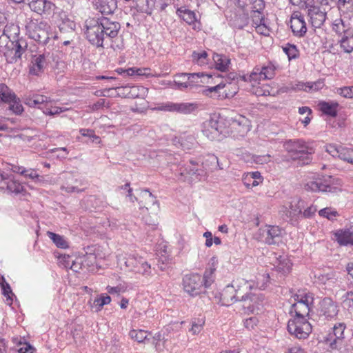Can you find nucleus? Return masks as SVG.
Returning <instances> with one entry per match:
<instances>
[{
	"label": "nucleus",
	"mask_w": 353,
	"mask_h": 353,
	"mask_svg": "<svg viewBox=\"0 0 353 353\" xmlns=\"http://www.w3.org/2000/svg\"><path fill=\"white\" fill-rule=\"evenodd\" d=\"M311 309L310 305H303V303H293L291 306L290 312L292 314L295 313L294 318L296 319H306L309 315Z\"/></svg>",
	"instance_id": "obj_28"
},
{
	"label": "nucleus",
	"mask_w": 353,
	"mask_h": 353,
	"mask_svg": "<svg viewBox=\"0 0 353 353\" xmlns=\"http://www.w3.org/2000/svg\"><path fill=\"white\" fill-rule=\"evenodd\" d=\"M261 179V175L259 172H250L243 179L244 185L247 188L255 187L259 184L258 179Z\"/></svg>",
	"instance_id": "obj_34"
},
{
	"label": "nucleus",
	"mask_w": 353,
	"mask_h": 353,
	"mask_svg": "<svg viewBox=\"0 0 353 353\" xmlns=\"http://www.w3.org/2000/svg\"><path fill=\"white\" fill-rule=\"evenodd\" d=\"M319 106L323 114L332 117L337 116L338 103L322 101L319 103Z\"/></svg>",
	"instance_id": "obj_31"
},
{
	"label": "nucleus",
	"mask_w": 353,
	"mask_h": 353,
	"mask_svg": "<svg viewBox=\"0 0 353 353\" xmlns=\"http://www.w3.org/2000/svg\"><path fill=\"white\" fill-rule=\"evenodd\" d=\"M339 158L344 161L353 164V149L341 146Z\"/></svg>",
	"instance_id": "obj_50"
},
{
	"label": "nucleus",
	"mask_w": 353,
	"mask_h": 353,
	"mask_svg": "<svg viewBox=\"0 0 353 353\" xmlns=\"http://www.w3.org/2000/svg\"><path fill=\"white\" fill-rule=\"evenodd\" d=\"M222 170L217 157L214 154L208 155L204 162L196 160H190L188 162L180 165L177 170V174L180 175L181 180L183 181H192L193 180H201L207 174L208 170Z\"/></svg>",
	"instance_id": "obj_2"
},
{
	"label": "nucleus",
	"mask_w": 353,
	"mask_h": 353,
	"mask_svg": "<svg viewBox=\"0 0 353 353\" xmlns=\"http://www.w3.org/2000/svg\"><path fill=\"white\" fill-rule=\"evenodd\" d=\"M336 6L341 15L353 12V0H338Z\"/></svg>",
	"instance_id": "obj_37"
},
{
	"label": "nucleus",
	"mask_w": 353,
	"mask_h": 353,
	"mask_svg": "<svg viewBox=\"0 0 353 353\" xmlns=\"http://www.w3.org/2000/svg\"><path fill=\"white\" fill-rule=\"evenodd\" d=\"M297 89L304 90L305 92H312L321 90L324 86L323 82L321 81L315 82L302 83L297 85Z\"/></svg>",
	"instance_id": "obj_35"
},
{
	"label": "nucleus",
	"mask_w": 353,
	"mask_h": 353,
	"mask_svg": "<svg viewBox=\"0 0 353 353\" xmlns=\"http://www.w3.org/2000/svg\"><path fill=\"white\" fill-rule=\"evenodd\" d=\"M306 207L305 202L302 199H299L296 203H291L290 208L294 216L301 218L302 210Z\"/></svg>",
	"instance_id": "obj_42"
},
{
	"label": "nucleus",
	"mask_w": 353,
	"mask_h": 353,
	"mask_svg": "<svg viewBox=\"0 0 353 353\" xmlns=\"http://www.w3.org/2000/svg\"><path fill=\"white\" fill-rule=\"evenodd\" d=\"M219 76L221 77L220 78L215 79V81H216L215 83H217L216 85L208 87V88H206L205 90H204L203 91V92L206 96H209L210 97H212L214 96L217 97H221L220 90L221 89H223L224 88H225L226 84L223 83V81L218 82L219 79L223 78V77L221 76L220 74H219ZM212 83H214V81Z\"/></svg>",
	"instance_id": "obj_33"
},
{
	"label": "nucleus",
	"mask_w": 353,
	"mask_h": 353,
	"mask_svg": "<svg viewBox=\"0 0 353 353\" xmlns=\"http://www.w3.org/2000/svg\"><path fill=\"white\" fill-rule=\"evenodd\" d=\"M305 208L306 209H305L304 211L302 210L301 218L310 219L312 217L316 211V207L311 205L310 206Z\"/></svg>",
	"instance_id": "obj_63"
},
{
	"label": "nucleus",
	"mask_w": 353,
	"mask_h": 353,
	"mask_svg": "<svg viewBox=\"0 0 353 353\" xmlns=\"http://www.w3.org/2000/svg\"><path fill=\"white\" fill-rule=\"evenodd\" d=\"M124 263L132 272L139 273L144 276L151 274V266L142 257L137 254H129L124 259Z\"/></svg>",
	"instance_id": "obj_10"
},
{
	"label": "nucleus",
	"mask_w": 353,
	"mask_h": 353,
	"mask_svg": "<svg viewBox=\"0 0 353 353\" xmlns=\"http://www.w3.org/2000/svg\"><path fill=\"white\" fill-rule=\"evenodd\" d=\"M48 97L34 93H29L23 97V102L30 108H39L40 105L48 101Z\"/></svg>",
	"instance_id": "obj_24"
},
{
	"label": "nucleus",
	"mask_w": 353,
	"mask_h": 353,
	"mask_svg": "<svg viewBox=\"0 0 353 353\" xmlns=\"http://www.w3.org/2000/svg\"><path fill=\"white\" fill-rule=\"evenodd\" d=\"M306 8H307L308 16L310 18L312 26L314 28H320L323 25L326 19V13L321 10L318 6L307 3Z\"/></svg>",
	"instance_id": "obj_16"
},
{
	"label": "nucleus",
	"mask_w": 353,
	"mask_h": 353,
	"mask_svg": "<svg viewBox=\"0 0 353 353\" xmlns=\"http://www.w3.org/2000/svg\"><path fill=\"white\" fill-rule=\"evenodd\" d=\"M47 234L57 248L62 249L68 248V242L65 240L63 236L52 232H48Z\"/></svg>",
	"instance_id": "obj_39"
},
{
	"label": "nucleus",
	"mask_w": 353,
	"mask_h": 353,
	"mask_svg": "<svg viewBox=\"0 0 353 353\" xmlns=\"http://www.w3.org/2000/svg\"><path fill=\"white\" fill-rule=\"evenodd\" d=\"M336 240L341 245L353 244V230H340L335 232Z\"/></svg>",
	"instance_id": "obj_26"
},
{
	"label": "nucleus",
	"mask_w": 353,
	"mask_h": 353,
	"mask_svg": "<svg viewBox=\"0 0 353 353\" xmlns=\"http://www.w3.org/2000/svg\"><path fill=\"white\" fill-rule=\"evenodd\" d=\"M338 93L345 98H353V86L341 88Z\"/></svg>",
	"instance_id": "obj_62"
},
{
	"label": "nucleus",
	"mask_w": 353,
	"mask_h": 353,
	"mask_svg": "<svg viewBox=\"0 0 353 353\" xmlns=\"http://www.w3.org/2000/svg\"><path fill=\"white\" fill-rule=\"evenodd\" d=\"M85 35L88 41L97 48H104V42L112 41L121 29L119 21L106 17L88 19L84 25Z\"/></svg>",
	"instance_id": "obj_1"
},
{
	"label": "nucleus",
	"mask_w": 353,
	"mask_h": 353,
	"mask_svg": "<svg viewBox=\"0 0 353 353\" xmlns=\"http://www.w3.org/2000/svg\"><path fill=\"white\" fill-rule=\"evenodd\" d=\"M276 260L278 261L276 268L282 274H288L290 272L291 264L289 259L282 256H279V257H276Z\"/></svg>",
	"instance_id": "obj_40"
},
{
	"label": "nucleus",
	"mask_w": 353,
	"mask_h": 353,
	"mask_svg": "<svg viewBox=\"0 0 353 353\" xmlns=\"http://www.w3.org/2000/svg\"><path fill=\"white\" fill-rule=\"evenodd\" d=\"M283 232L279 226L269 225L265 232V243L268 245H278L282 241Z\"/></svg>",
	"instance_id": "obj_18"
},
{
	"label": "nucleus",
	"mask_w": 353,
	"mask_h": 353,
	"mask_svg": "<svg viewBox=\"0 0 353 353\" xmlns=\"http://www.w3.org/2000/svg\"><path fill=\"white\" fill-rule=\"evenodd\" d=\"M130 336L132 339H134L139 343H142L147 339L146 332L142 330H131L130 332Z\"/></svg>",
	"instance_id": "obj_53"
},
{
	"label": "nucleus",
	"mask_w": 353,
	"mask_h": 353,
	"mask_svg": "<svg viewBox=\"0 0 353 353\" xmlns=\"http://www.w3.org/2000/svg\"><path fill=\"white\" fill-rule=\"evenodd\" d=\"M32 11L40 15H50L56 8L55 5L48 0H32L29 3Z\"/></svg>",
	"instance_id": "obj_14"
},
{
	"label": "nucleus",
	"mask_w": 353,
	"mask_h": 353,
	"mask_svg": "<svg viewBox=\"0 0 353 353\" xmlns=\"http://www.w3.org/2000/svg\"><path fill=\"white\" fill-rule=\"evenodd\" d=\"M219 122L215 119H210L204 124L203 134L210 140L216 139L221 134Z\"/></svg>",
	"instance_id": "obj_20"
},
{
	"label": "nucleus",
	"mask_w": 353,
	"mask_h": 353,
	"mask_svg": "<svg viewBox=\"0 0 353 353\" xmlns=\"http://www.w3.org/2000/svg\"><path fill=\"white\" fill-rule=\"evenodd\" d=\"M225 83L226 85H232L233 81L238 83V74L234 72L228 73L225 77Z\"/></svg>",
	"instance_id": "obj_64"
},
{
	"label": "nucleus",
	"mask_w": 353,
	"mask_h": 353,
	"mask_svg": "<svg viewBox=\"0 0 353 353\" xmlns=\"http://www.w3.org/2000/svg\"><path fill=\"white\" fill-rule=\"evenodd\" d=\"M117 0H95L94 6L103 15H109L117 9Z\"/></svg>",
	"instance_id": "obj_19"
},
{
	"label": "nucleus",
	"mask_w": 353,
	"mask_h": 353,
	"mask_svg": "<svg viewBox=\"0 0 353 353\" xmlns=\"http://www.w3.org/2000/svg\"><path fill=\"white\" fill-rule=\"evenodd\" d=\"M111 301V297L108 295L101 294L100 297L94 300L92 308H95L96 312L100 311L105 305L109 304Z\"/></svg>",
	"instance_id": "obj_44"
},
{
	"label": "nucleus",
	"mask_w": 353,
	"mask_h": 353,
	"mask_svg": "<svg viewBox=\"0 0 353 353\" xmlns=\"http://www.w3.org/2000/svg\"><path fill=\"white\" fill-rule=\"evenodd\" d=\"M203 324L204 321L203 319H198L197 321L196 320L193 321L192 322V327L190 331L194 334H199L201 331Z\"/></svg>",
	"instance_id": "obj_61"
},
{
	"label": "nucleus",
	"mask_w": 353,
	"mask_h": 353,
	"mask_svg": "<svg viewBox=\"0 0 353 353\" xmlns=\"http://www.w3.org/2000/svg\"><path fill=\"white\" fill-rule=\"evenodd\" d=\"M50 26L46 23L30 21L26 26V30L30 38L39 43L46 45L53 33L49 32Z\"/></svg>",
	"instance_id": "obj_6"
},
{
	"label": "nucleus",
	"mask_w": 353,
	"mask_h": 353,
	"mask_svg": "<svg viewBox=\"0 0 353 353\" xmlns=\"http://www.w3.org/2000/svg\"><path fill=\"white\" fill-rule=\"evenodd\" d=\"M16 97L14 92L6 84L0 83V103H11Z\"/></svg>",
	"instance_id": "obj_30"
},
{
	"label": "nucleus",
	"mask_w": 353,
	"mask_h": 353,
	"mask_svg": "<svg viewBox=\"0 0 353 353\" xmlns=\"http://www.w3.org/2000/svg\"><path fill=\"white\" fill-rule=\"evenodd\" d=\"M341 299L342 306L349 311H353V290L345 292Z\"/></svg>",
	"instance_id": "obj_49"
},
{
	"label": "nucleus",
	"mask_w": 353,
	"mask_h": 353,
	"mask_svg": "<svg viewBox=\"0 0 353 353\" xmlns=\"http://www.w3.org/2000/svg\"><path fill=\"white\" fill-rule=\"evenodd\" d=\"M9 109L17 114H20L23 111V108L20 103V100L17 97L11 103H9Z\"/></svg>",
	"instance_id": "obj_56"
},
{
	"label": "nucleus",
	"mask_w": 353,
	"mask_h": 353,
	"mask_svg": "<svg viewBox=\"0 0 353 353\" xmlns=\"http://www.w3.org/2000/svg\"><path fill=\"white\" fill-rule=\"evenodd\" d=\"M192 61L199 65H207L209 62L208 54L206 51L197 52L194 51L192 54Z\"/></svg>",
	"instance_id": "obj_38"
},
{
	"label": "nucleus",
	"mask_w": 353,
	"mask_h": 353,
	"mask_svg": "<svg viewBox=\"0 0 353 353\" xmlns=\"http://www.w3.org/2000/svg\"><path fill=\"white\" fill-rule=\"evenodd\" d=\"M46 63L44 54L34 55L32 57L30 66V73L38 76L40 73L43 72Z\"/></svg>",
	"instance_id": "obj_23"
},
{
	"label": "nucleus",
	"mask_w": 353,
	"mask_h": 353,
	"mask_svg": "<svg viewBox=\"0 0 353 353\" xmlns=\"http://www.w3.org/2000/svg\"><path fill=\"white\" fill-rule=\"evenodd\" d=\"M214 268L210 267L207 268L204 272L203 276H202V279L204 281L203 283L207 288H208L214 281L212 276L214 273Z\"/></svg>",
	"instance_id": "obj_52"
},
{
	"label": "nucleus",
	"mask_w": 353,
	"mask_h": 353,
	"mask_svg": "<svg viewBox=\"0 0 353 353\" xmlns=\"http://www.w3.org/2000/svg\"><path fill=\"white\" fill-rule=\"evenodd\" d=\"M290 28L293 34L296 37H303L307 32L306 23L303 16L298 12H294L291 17Z\"/></svg>",
	"instance_id": "obj_15"
},
{
	"label": "nucleus",
	"mask_w": 353,
	"mask_h": 353,
	"mask_svg": "<svg viewBox=\"0 0 353 353\" xmlns=\"http://www.w3.org/2000/svg\"><path fill=\"white\" fill-rule=\"evenodd\" d=\"M11 53H14V56L11 58L10 62H16L18 59H21L22 54L27 50L28 43L23 39H17L12 41Z\"/></svg>",
	"instance_id": "obj_21"
},
{
	"label": "nucleus",
	"mask_w": 353,
	"mask_h": 353,
	"mask_svg": "<svg viewBox=\"0 0 353 353\" xmlns=\"http://www.w3.org/2000/svg\"><path fill=\"white\" fill-rule=\"evenodd\" d=\"M262 67H255L252 72L249 75L250 81H257L263 80Z\"/></svg>",
	"instance_id": "obj_57"
},
{
	"label": "nucleus",
	"mask_w": 353,
	"mask_h": 353,
	"mask_svg": "<svg viewBox=\"0 0 353 353\" xmlns=\"http://www.w3.org/2000/svg\"><path fill=\"white\" fill-rule=\"evenodd\" d=\"M334 350H337L341 353H353V338L344 341Z\"/></svg>",
	"instance_id": "obj_48"
},
{
	"label": "nucleus",
	"mask_w": 353,
	"mask_h": 353,
	"mask_svg": "<svg viewBox=\"0 0 353 353\" xmlns=\"http://www.w3.org/2000/svg\"><path fill=\"white\" fill-rule=\"evenodd\" d=\"M198 108L196 103H172L168 102L159 107V110L169 112H176L181 114H190Z\"/></svg>",
	"instance_id": "obj_12"
},
{
	"label": "nucleus",
	"mask_w": 353,
	"mask_h": 353,
	"mask_svg": "<svg viewBox=\"0 0 353 353\" xmlns=\"http://www.w3.org/2000/svg\"><path fill=\"white\" fill-rule=\"evenodd\" d=\"M294 303H303V305H312L313 304L314 298L310 293L295 294Z\"/></svg>",
	"instance_id": "obj_46"
},
{
	"label": "nucleus",
	"mask_w": 353,
	"mask_h": 353,
	"mask_svg": "<svg viewBox=\"0 0 353 353\" xmlns=\"http://www.w3.org/2000/svg\"><path fill=\"white\" fill-rule=\"evenodd\" d=\"M259 323V319L256 316H252L245 319L243 321V324L245 328L249 330H254Z\"/></svg>",
	"instance_id": "obj_59"
},
{
	"label": "nucleus",
	"mask_w": 353,
	"mask_h": 353,
	"mask_svg": "<svg viewBox=\"0 0 353 353\" xmlns=\"http://www.w3.org/2000/svg\"><path fill=\"white\" fill-rule=\"evenodd\" d=\"M283 50L288 55L289 60L295 59L299 57V51L295 45L287 43L283 47Z\"/></svg>",
	"instance_id": "obj_47"
},
{
	"label": "nucleus",
	"mask_w": 353,
	"mask_h": 353,
	"mask_svg": "<svg viewBox=\"0 0 353 353\" xmlns=\"http://www.w3.org/2000/svg\"><path fill=\"white\" fill-rule=\"evenodd\" d=\"M352 30H353V28L350 27V24L341 18L335 19L332 23V30L341 38Z\"/></svg>",
	"instance_id": "obj_27"
},
{
	"label": "nucleus",
	"mask_w": 353,
	"mask_h": 353,
	"mask_svg": "<svg viewBox=\"0 0 353 353\" xmlns=\"http://www.w3.org/2000/svg\"><path fill=\"white\" fill-rule=\"evenodd\" d=\"M80 134L83 137H87L92 139V142L97 141L98 143L100 142V137L97 135H96L94 131L91 129H85V128H81L79 130Z\"/></svg>",
	"instance_id": "obj_54"
},
{
	"label": "nucleus",
	"mask_w": 353,
	"mask_h": 353,
	"mask_svg": "<svg viewBox=\"0 0 353 353\" xmlns=\"http://www.w3.org/2000/svg\"><path fill=\"white\" fill-rule=\"evenodd\" d=\"M320 314L326 319H332L338 314V308L336 303L329 297H325L319 303Z\"/></svg>",
	"instance_id": "obj_17"
},
{
	"label": "nucleus",
	"mask_w": 353,
	"mask_h": 353,
	"mask_svg": "<svg viewBox=\"0 0 353 353\" xmlns=\"http://www.w3.org/2000/svg\"><path fill=\"white\" fill-rule=\"evenodd\" d=\"M212 59L217 70L222 72L228 70L229 64L230 63V59L227 56L214 53Z\"/></svg>",
	"instance_id": "obj_32"
},
{
	"label": "nucleus",
	"mask_w": 353,
	"mask_h": 353,
	"mask_svg": "<svg viewBox=\"0 0 353 353\" xmlns=\"http://www.w3.org/2000/svg\"><path fill=\"white\" fill-rule=\"evenodd\" d=\"M202 276L196 273L188 274L183 278V288L191 296H196L205 292L207 288Z\"/></svg>",
	"instance_id": "obj_7"
},
{
	"label": "nucleus",
	"mask_w": 353,
	"mask_h": 353,
	"mask_svg": "<svg viewBox=\"0 0 353 353\" xmlns=\"http://www.w3.org/2000/svg\"><path fill=\"white\" fill-rule=\"evenodd\" d=\"M319 214L321 216L325 217L330 220L333 219L334 217H336L338 215V212L335 210H332L331 208H325L321 209Z\"/></svg>",
	"instance_id": "obj_58"
},
{
	"label": "nucleus",
	"mask_w": 353,
	"mask_h": 353,
	"mask_svg": "<svg viewBox=\"0 0 353 353\" xmlns=\"http://www.w3.org/2000/svg\"><path fill=\"white\" fill-rule=\"evenodd\" d=\"M262 70L263 80L272 79L274 78L276 67L272 63H269L267 65L263 66Z\"/></svg>",
	"instance_id": "obj_51"
},
{
	"label": "nucleus",
	"mask_w": 353,
	"mask_h": 353,
	"mask_svg": "<svg viewBox=\"0 0 353 353\" xmlns=\"http://www.w3.org/2000/svg\"><path fill=\"white\" fill-rule=\"evenodd\" d=\"M57 26L61 32H68L74 30L76 28L74 21L71 20L64 12L59 14Z\"/></svg>",
	"instance_id": "obj_25"
},
{
	"label": "nucleus",
	"mask_w": 353,
	"mask_h": 353,
	"mask_svg": "<svg viewBox=\"0 0 353 353\" xmlns=\"http://www.w3.org/2000/svg\"><path fill=\"white\" fill-rule=\"evenodd\" d=\"M345 330L346 324L345 323L338 322L334 325L332 330L325 338L326 343L332 350H334L345 339Z\"/></svg>",
	"instance_id": "obj_11"
},
{
	"label": "nucleus",
	"mask_w": 353,
	"mask_h": 353,
	"mask_svg": "<svg viewBox=\"0 0 353 353\" xmlns=\"http://www.w3.org/2000/svg\"><path fill=\"white\" fill-rule=\"evenodd\" d=\"M250 288L248 282L243 279L234 280L230 285L223 289L221 294V301L223 305H230L235 301H241V290L245 291Z\"/></svg>",
	"instance_id": "obj_4"
},
{
	"label": "nucleus",
	"mask_w": 353,
	"mask_h": 353,
	"mask_svg": "<svg viewBox=\"0 0 353 353\" xmlns=\"http://www.w3.org/2000/svg\"><path fill=\"white\" fill-rule=\"evenodd\" d=\"M233 124H237L239 126H242L243 132H248L250 130L249 121L247 118L243 116H239L237 119L233 121Z\"/></svg>",
	"instance_id": "obj_55"
},
{
	"label": "nucleus",
	"mask_w": 353,
	"mask_h": 353,
	"mask_svg": "<svg viewBox=\"0 0 353 353\" xmlns=\"http://www.w3.org/2000/svg\"><path fill=\"white\" fill-rule=\"evenodd\" d=\"M150 68H129L126 69L124 72H127V74L128 76H145V77H152L153 75L150 74Z\"/></svg>",
	"instance_id": "obj_43"
},
{
	"label": "nucleus",
	"mask_w": 353,
	"mask_h": 353,
	"mask_svg": "<svg viewBox=\"0 0 353 353\" xmlns=\"http://www.w3.org/2000/svg\"><path fill=\"white\" fill-rule=\"evenodd\" d=\"M183 0H159L156 2L157 8L161 12H165L166 8L171 5H173L174 8H177Z\"/></svg>",
	"instance_id": "obj_41"
},
{
	"label": "nucleus",
	"mask_w": 353,
	"mask_h": 353,
	"mask_svg": "<svg viewBox=\"0 0 353 353\" xmlns=\"http://www.w3.org/2000/svg\"><path fill=\"white\" fill-rule=\"evenodd\" d=\"M176 14L189 25L194 24L198 21L196 13L187 8V6H178Z\"/></svg>",
	"instance_id": "obj_22"
},
{
	"label": "nucleus",
	"mask_w": 353,
	"mask_h": 353,
	"mask_svg": "<svg viewBox=\"0 0 353 353\" xmlns=\"http://www.w3.org/2000/svg\"><path fill=\"white\" fill-rule=\"evenodd\" d=\"M241 306L245 313L260 311L265 303V296L261 293H250L241 296Z\"/></svg>",
	"instance_id": "obj_9"
},
{
	"label": "nucleus",
	"mask_w": 353,
	"mask_h": 353,
	"mask_svg": "<svg viewBox=\"0 0 353 353\" xmlns=\"http://www.w3.org/2000/svg\"><path fill=\"white\" fill-rule=\"evenodd\" d=\"M341 48L345 53H351L353 52V29L350 32H346L339 40Z\"/></svg>",
	"instance_id": "obj_29"
},
{
	"label": "nucleus",
	"mask_w": 353,
	"mask_h": 353,
	"mask_svg": "<svg viewBox=\"0 0 353 353\" xmlns=\"http://www.w3.org/2000/svg\"><path fill=\"white\" fill-rule=\"evenodd\" d=\"M337 181L331 176H327L323 179L307 181L304 188L307 191L336 194L341 191V188L336 185Z\"/></svg>",
	"instance_id": "obj_5"
},
{
	"label": "nucleus",
	"mask_w": 353,
	"mask_h": 353,
	"mask_svg": "<svg viewBox=\"0 0 353 353\" xmlns=\"http://www.w3.org/2000/svg\"><path fill=\"white\" fill-rule=\"evenodd\" d=\"M19 34V28L17 25L11 23L6 25L3 28V35H6L8 39L17 40Z\"/></svg>",
	"instance_id": "obj_36"
},
{
	"label": "nucleus",
	"mask_w": 353,
	"mask_h": 353,
	"mask_svg": "<svg viewBox=\"0 0 353 353\" xmlns=\"http://www.w3.org/2000/svg\"><path fill=\"white\" fill-rule=\"evenodd\" d=\"M288 332L298 339H307L312 332V326L307 319L293 318L288 323Z\"/></svg>",
	"instance_id": "obj_8"
},
{
	"label": "nucleus",
	"mask_w": 353,
	"mask_h": 353,
	"mask_svg": "<svg viewBox=\"0 0 353 353\" xmlns=\"http://www.w3.org/2000/svg\"><path fill=\"white\" fill-rule=\"evenodd\" d=\"M283 148L288 157L293 161L299 160L301 164H308L311 155L314 153V148L303 139H290L284 142Z\"/></svg>",
	"instance_id": "obj_3"
},
{
	"label": "nucleus",
	"mask_w": 353,
	"mask_h": 353,
	"mask_svg": "<svg viewBox=\"0 0 353 353\" xmlns=\"http://www.w3.org/2000/svg\"><path fill=\"white\" fill-rule=\"evenodd\" d=\"M0 285L2 294L6 297V303L11 305L13 301L12 296H14V294L12 292L10 285L3 279L0 283Z\"/></svg>",
	"instance_id": "obj_45"
},
{
	"label": "nucleus",
	"mask_w": 353,
	"mask_h": 353,
	"mask_svg": "<svg viewBox=\"0 0 353 353\" xmlns=\"http://www.w3.org/2000/svg\"><path fill=\"white\" fill-rule=\"evenodd\" d=\"M178 78H186L190 82V85L192 86L194 83H199L197 79L199 78H203L204 80H201V83H211L214 81L216 83V79H219L221 77L219 74H211L205 72H196V73H181L176 75Z\"/></svg>",
	"instance_id": "obj_13"
},
{
	"label": "nucleus",
	"mask_w": 353,
	"mask_h": 353,
	"mask_svg": "<svg viewBox=\"0 0 353 353\" xmlns=\"http://www.w3.org/2000/svg\"><path fill=\"white\" fill-rule=\"evenodd\" d=\"M248 24V17L247 14H242L239 18L234 21V26L238 29H243Z\"/></svg>",
	"instance_id": "obj_60"
}]
</instances>
